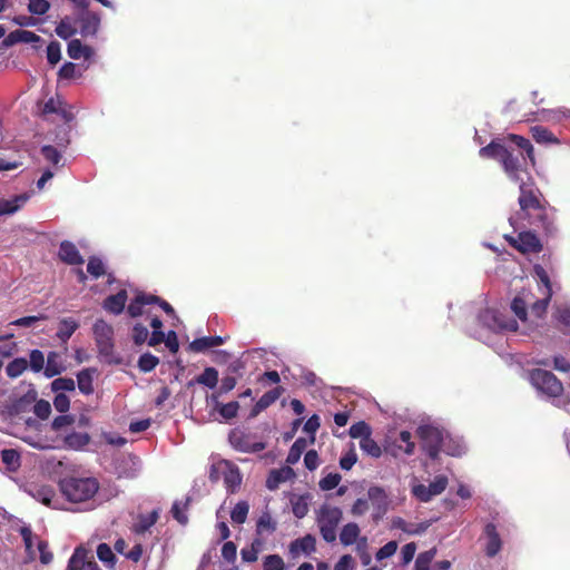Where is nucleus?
Listing matches in <instances>:
<instances>
[{
  "instance_id": "1",
  "label": "nucleus",
  "mask_w": 570,
  "mask_h": 570,
  "mask_svg": "<svg viewBox=\"0 0 570 570\" xmlns=\"http://www.w3.org/2000/svg\"><path fill=\"white\" fill-rule=\"evenodd\" d=\"M505 140L514 147L493 139L479 150V155L481 158L498 160L509 179L520 184L524 181L522 174H528V160L532 166L535 165L534 148L528 138L520 135L509 134Z\"/></svg>"
},
{
  "instance_id": "2",
  "label": "nucleus",
  "mask_w": 570,
  "mask_h": 570,
  "mask_svg": "<svg viewBox=\"0 0 570 570\" xmlns=\"http://www.w3.org/2000/svg\"><path fill=\"white\" fill-rule=\"evenodd\" d=\"M61 493L70 502H83L91 499L99 489L94 478H65L59 483Z\"/></svg>"
},
{
  "instance_id": "3",
  "label": "nucleus",
  "mask_w": 570,
  "mask_h": 570,
  "mask_svg": "<svg viewBox=\"0 0 570 570\" xmlns=\"http://www.w3.org/2000/svg\"><path fill=\"white\" fill-rule=\"evenodd\" d=\"M417 436L422 441V448L430 459L436 460L441 451H445L451 455H459L460 452L448 451L443 448L445 433L443 430L433 425H420L416 430Z\"/></svg>"
},
{
  "instance_id": "4",
  "label": "nucleus",
  "mask_w": 570,
  "mask_h": 570,
  "mask_svg": "<svg viewBox=\"0 0 570 570\" xmlns=\"http://www.w3.org/2000/svg\"><path fill=\"white\" fill-rule=\"evenodd\" d=\"M98 352L109 363L119 364L120 360L114 358V328L104 320H97L92 327Z\"/></svg>"
},
{
  "instance_id": "5",
  "label": "nucleus",
  "mask_w": 570,
  "mask_h": 570,
  "mask_svg": "<svg viewBox=\"0 0 570 570\" xmlns=\"http://www.w3.org/2000/svg\"><path fill=\"white\" fill-rule=\"evenodd\" d=\"M530 381L538 391L550 397H557L563 392L562 383L552 372L542 368L532 370L530 372Z\"/></svg>"
},
{
  "instance_id": "6",
  "label": "nucleus",
  "mask_w": 570,
  "mask_h": 570,
  "mask_svg": "<svg viewBox=\"0 0 570 570\" xmlns=\"http://www.w3.org/2000/svg\"><path fill=\"white\" fill-rule=\"evenodd\" d=\"M519 218L527 220L529 226L541 229L546 235H553L556 232L553 217L550 215L546 203H542V206L535 207V209L519 214Z\"/></svg>"
},
{
  "instance_id": "7",
  "label": "nucleus",
  "mask_w": 570,
  "mask_h": 570,
  "mask_svg": "<svg viewBox=\"0 0 570 570\" xmlns=\"http://www.w3.org/2000/svg\"><path fill=\"white\" fill-rule=\"evenodd\" d=\"M519 198L518 203L520 206L519 214H522L524 212H529V209H535L539 206H542V195L540 190L534 186V183H525L521 181L519 184Z\"/></svg>"
},
{
  "instance_id": "8",
  "label": "nucleus",
  "mask_w": 570,
  "mask_h": 570,
  "mask_svg": "<svg viewBox=\"0 0 570 570\" xmlns=\"http://www.w3.org/2000/svg\"><path fill=\"white\" fill-rule=\"evenodd\" d=\"M508 243L522 254H537L543 248L538 236L530 230L521 232L517 237L507 236Z\"/></svg>"
},
{
  "instance_id": "9",
  "label": "nucleus",
  "mask_w": 570,
  "mask_h": 570,
  "mask_svg": "<svg viewBox=\"0 0 570 570\" xmlns=\"http://www.w3.org/2000/svg\"><path fill=\"white\" fill-rule=\"evenodd\" d=\"M228 441L235 450L244 453H256L266 448L264 442H253L249 434L239 430L232 431Z\"/></svg>"
},
{
  "instance_id": "10",
  "label": "nucleus",
  "mask_w": 570,
  "mask_h": 570,
  "mask_svg": "<svg viewBox=\"0 0 570 570\" xmlns=\"http://www.w3.org/2000/svg\"><path fill=\"white\" fill-rule=\"evenodd\" d=\"M58 256L61 262L68 265H82L85 263L77 246L70 240H62L60 243Z\"/></svg>"
},
{
  "instance_id": "11",
  "label": "nucleus",
  "mask_w": 570,
  "mask_h": 570,
  "mask_svg": "<svg viewBox=\"0 0 570 570\" xmlns=\"http://www.w3.org/2000/svg\"><path fill=\"white\" fill-rule=\"evenodd\" d=\"M343 513L342 510L337 507H331L324 504L321 507L317 514V524L325 527L337 528L342 520Z\"/></svg>"
},
{
  "instance_id": "12",
  "label": "nucleus",
  "mask_w": 570,
  "mask_h": 570,
  "mask_svg": "<svg viewBox=\"0 0 570 570\" xmlns=\"http://www.w3.org/2000/svg\"><path fill=\"white\" fill-rule=\"evenodd\" d=\"M26 492L37 501L48 507H51L52 499L56 494L52 487L37 483L28 484Z\"/></svg>"
},
{
  "instance_id": "13",
  "label": "nucleus",
  "mask_w": 570,
  "mask_h": 570,
  "mask_svg": "<svg viewBox=\"0 0 570 570\" xmlns=\"http://www.w3.org/2000/svg\"><path fill=\"white\" fill-rule=\"evenodd\" d=\"M284 389L282 386H276L266 393H264L261 399L256 402V404L250 410V417L257 416L261 412L266 410L273 403H275L281 395L283 394Z\"/></svg>"
},
{
  "instance_id": "14",
  "label": "nucleus",
  "mask_w": 570,
  "mask_h": 570,
  "mask_svg": "<svg viewBox=\"0 0 570 570\" xmlns=\"http://www.w3.org/2000/svg\"><path fill=\"white\" fill-rule=\"evenodd\" d=\"M316 550V539L312 534H306L291 542L289 553L296 558L299 553L311 554Z\"/></svg>"
},
{
  "instance_id": "15",
  "label": "nucleus",
  "mask_w": 570,
  "mask_h": 570,
  "mask_svg": "<svg viewBox=\"0 0 570 570\" xmlns=\"http://www.w3.org/2000/svg\"><path fill=\"white\" fill-rule=\"evenodd\" d=\"M80 33L83 37L95 36L100 26V16L94 11H85L80 16Z\"/></svg>"
},
{
  "instance_id": "16",
  "label": "nucleus",
  "mask_w": 570,
  "mask_h": 570,
  "mask_svg": "<svg viewBox=\"0 0 570 570\" xmlns=\"http://www.w3.org/2000/svg\"><path fill=\"white\" fill-rule=\"evenodd\" d=\"M226 470L224 471V483L228 492L234 493L242 483V475L239 469L230 464L227 461H224Z\"/></svg>"
},
{
  "instance_id": "17",
  "label": "nucleus",
  "mask_w": 570,
  "mask_h": 570,
  "mask_svg": "<svg viewBox=\"0 0 570 570\" xmlns=\"http://www.w3.org/2000/svg\"><path fill=\"white\" fill-rule=\"evenodd\" d=\"M127 298V291L120 289L117 294L109 295L104 301V308L115 315H119L126 306Z\"/></svg>"
},
{
  "instance_id": "18",
  "label": "nucleus",
  "mask_w": 570,
  "mask_h": 570,
  "mask_svg": "<svg viewBox=\"0 0 570 570\" xmlns=\"http://www.w3.org/2000/svg\"><path fill=\"white\" fill-rule=\"evenodd\" d=\"M484 532L488 537L485 553L488 557L492 558L501 550L502 542L497 531V527L493 523H488Z\"/></svg>"
},
{
  "instance_id": "19",
  "label": "nucleus",
  "mask_w": 570,
  "mask_h": 570,
  "mask_svg": "<svg viewBox=\"0 0 570 570\" xmlns=\"http://www.w3.org/2000/svg\"><path fill=\"white\" fill-rule=\"evenodd\" d=\"M225 340L222 336H204L195 338L188 346L191 352L200 353L210 347L224 344Z\"/></svg>"
},
{
  "instance_id": "20",
  "label": "nucleus",
  "mask_w": 570,
  "mask_h": 570,
  "mask_svg": "<svg viewBox=\"0 0 570 570\" xmlns=\"http://www.w3.org/2000/svg\"><path fill=\"white\" fill-rule=\"evenodd\" d=\"M90 442V435L86 432H71L63 439V448L70 450H81Z\"/></svg>"
},
{
  "instance_id": "21",
  "label": "nucleus",
  "mask_w": 570,
  "mask_h": 570,
  "mask_svg": "<svg viewBox=\"0 0 570 570\" xmlns=\"http://www.w3.org/2000/svg\"><path fill=\"white\" fill-rule=\"evenodd\" d=\"M277 529V522L268 511H263L256 522V535L272 534Z\"/></svg>"
},
{
  "instance_id": "22",
  "label": "nucleus",
  "mask_w": 570,
  "mask_h": 570,
  "mask_svg": "<svg viewBox=\"0 0 570 570\" xmlns=\"http://www.w3.org/2000/svg\"><path fill=\"white\" fill-rule=\"evenodd\" d=\"M88 550L83 547H77L70 557L67 566V570H85L87 569L88 560Z\"/></svg>"
},
{
  "instance_id": "23",
  "label": "nucleus",
  "mask_w": 570,
  "mask_h": 570,
  "mask_svg": "<svg viewBox=\"0 0 570 570\" xmlns=\"http://www.w3.org/2000/svg\"><path fill=\"white\" fill-rule=\"evenodd\" d=\"M67 52L71 59L76 60L80 58L89 59L94 53L92 49L89 46L82 45L79 39L69 41Z\"/></svg>"
},
{
  "instance_id": "24",
  "label": "nucleus",
  "mask_w": 570,
  "mask_h": 570,
  "mask_svg": "<svg viewBox=\"0 0 570 570\" xmlns=\"http://www.w3.org/2000/svg\"><path fill=\"white\" fill-rule=\"evenodd\" d=\"M360 533H361V530L356 523H354V522L346 523L342 528L341 533H340L341 543L345 547L352 546L353 543L357 544V541L360 540Z\"/></svg>"
},
{
  "instance_id": "25",
  "label": "nucleus",
  "mask_w": 570,
  "mask_h": 570,
  "mask_svg": "<svg viewBox=\"0 0 570 570\" xmlns=\"http://www.w3.org/2000/svg\"><path fill=\"white\" fill-rule=\"evenodd\" d=\"M293 473L291 468L272 470L266 480V488L271 491L276 490L281 483L285 482Z\"/></svg>"
},
{
  "instance_id": "26",
  "label": "nucleus",
  "mask_w": 570,
  "mask_h": 570,
  "mask_svg": "<svg viewBox=\"0 0 570 570\" xmlns=\"http://www.w3.org/2000/svg\"><path fill=\"white\" fill-rule=\"evenodd\" d=\"M95 372V368H85L77 374L78 389L85 395L94 393L92 374Z\"/></svg>"
},
{
  "instance_id": "27",
  "label": "nucleus",
  "mask_w": 570,
  "mask_h": 570,
  "mask_svg": "<svg viewBox=\"0 0 570 570\" xmlns=\"http://www.w3.org/2000/svg\"><path fill=\"white\" fill-rule=\"evenodd\" d=\"M1 460L9 471L16 472L21 465L20 453L14 449H3Z\"/></svg>"
},
{
  "instance_id": "28",
  "label": "nucleus",
  "mask_w": 570,
  "mask_h": 570,
  "mask_svg": "<svg viewBox=\"0 0 570 570\" xmlns=\"http://www.w3.org/2000/svg\"><path fill=\"white\" fill-rule=\"evenodd\" d=\"M158 520V512L153 511L149 514H140L138 521L134 525V531L142 534L148 531Z\"/></svg>"
},
{
  "instance_id": "29",
  "label": "nucleus",
  "mask_w": 570,
  "mask_h": 570,
  "mask_svg": "<svg viewBox=\"0 0 570 570\" xmlns=\"http://www.w3.org/2000/svg\"><path fill=\"white\" fill-rule=\"evenodd\" d=\"M189 503L190 498L187 497L185 502L175 501L171 507L173 518L181 525H186L188 523V515L186 511L188 510Z\"/></svg>"
},
{
  "instance_id": "30",
  "label": "nucleus",
  "mask_w": 570,
  "mask_h": 570,
  "mask_svg": "<svg viewBox=\"0 0 570 570\" xmlns=\"http://www.w3.org/2000/svg\"><path fill=\"white\" fill-rule=\"evenodd\" d=\"M78 328V323L68 317V318H62L60 322H59V328H58V332H57V336L59 337V340L61 342H67L71 335L76 332V330Z\"/></svg>"
},
{
  "instance_id": "31",
  "label": "nucleus",
  "mask_w": 570,
  "mask_h": 570,
  "mask_svg": "<svg viewBox=\"0 0 570 570\" xmlns=\"http://www.w3.org/2000/svg\"><path fill=\"white\" fill-rule=\"evenodd\" d=\"M27 200L26 196H17L12 199L0 200V216L16 213Z\"/></svg>"
},
{
  "instance_id": "32",
  "label": "nucleus",
  "mask_w": 570,
  "mask_h": 570,
  "mask_svg": "<svg viewBox=\"0 0 570 570\" xmlns=\"http://www.w3.org/2000/svg\"><path fill=\"white\" fill-rule=\"evenodd\" d=\"M307 441L304 438H298L291 446L286 462L288 464H295L301 459L303 452L306 450Z\"/></svg>"
},
{
  "instance_id": "33",
  "label": "nucleus",
  "mask_w": 570,
  "mask_h": 570,
  "mask_svg": "<svg viewBox=\"0 0 570 570\" xmlns=\"http://www.w3.org/2000/svg\"><path fill=\"white\" fill-rule=\"evenodd\" d=\"M195 382L214 389L218 383V371L215 367H206L204 372L195 379Z\"/></svg>"
},
{
  "instance_id": "34",
  "label": "nucleus",
  "mask_w": 570,
  "mask_h": 570,
  "mask_svg": "<svg viewBox=\"0 0 570 570\" xmlns=\"http://www.w3.org/2000/svg\"><path fill=\"white\" fill-rule=\"evenodd\" d=\"M28 368V361L23 357H17L8 363L6 373L10 379L20 376Z\"/></svg>"
},
{
  "instance_id": "35",
  "label": "nucleus",
  "mask_w": 570,
  "mask_h": 570,
  "mask_svg": "<svg viewBox=\"0 0 570 570\" xmlns=\"http://www.w3.org/2000/svg\"><path fill=\"white\" fill-rule=\"evenodd\" d=\"M249 512V504L246 501H239L230 511V519L234 523H245Z\"/></svg>"
},
{
  "instance_id": "36",
  "label": "nucleus",
  "mask_w": 570,
  "mask_h": 570,
  "mask_svg": "<svg viewBox=\"0 0 570 570\" xmlns=\"http://www.w3.org/2000/svg\"><path fill=\"white\" fill-rule=\"evenodd\" d=\"M58 354L56 352H50L47 356V364L43 367L45 375L47 377H53L59 375L65 368L61 364L57 362Z\"/></svg>"
},
{
  "instance_id": "37",
  "label": "nucleus",
  "mask_w": 570,
  "mask_h": 570,
  "mask_svg": "<svg viewBox=\"0 0 570 570\" xmlns=\"http://www.w3.org/2000/svg\"><path fill=\"white\" fill-rule=\"evenodd\" d=\"M360 448L364 453L375 459L380 458L382 454L380 445L374 439H372V435L360 440Z\"/></svg>"
},
{
  "instance_id": "38",
  "label": "nucleus",
  "mask_w": 570,
  "mask_h": 570,
  "mask_svg": "<svg viewBox=\"0 0 570 570\" xmlns=\"http://www.w3.org/2000/svg\"><path fill=\"white\" fill-rule=\"evenodd\" d=\"M533 276L538 279L540 284L544 287L543 294H550L552 295V284L549 277L548 272L544 269L543 266L537 264L533 266Z\"/></svg>"
},
{
  "instance_id": "39",
  "label": "nucleus",
  "mask_w": 570,
  "mask_h": 570,
  "mask_svg": "<svg viewBox=\"0 0 570 570\" xmlns=\"http://www.w3.org/2000/svg\"><path fill=\"white\" fill-rule=\"evenodd\" d=\"M348 434L352 439L363 440V438L372 435V429L365 421H360L351 425Z\"/></svg>"
},
{
  "instance_id": "40",
  "label": "nucleus",
  "mask_w": 570,
  "mask_h": 570,
  "mask_svg": "<svg viewBox=\"0 0 570 570\" xmlns=\"http://www.w3.org/2000/svg\"><path fill=\"white\" fill-rule=\"evenodd\" d=\"M87 272L94 277L99 278L106 274L104 262L97 256H90L87 264Z\"/></svg>"
},
{
  "instance_id": "41",
  "label": "nucleus",
  "mask_w": 570,
  "mask_h": 570,
  "mask_svg": "<svg viewBox=\"0 0 570 570\" xmlns=\"http://www.w3.org/2000/svg\"><path fill=\"white\" fill-rule=\"evenodd\" d=\"M77 32L76 28H73L71 20L66 17L60 20V22L56 27V33L61 39H69Z\"/></svg>"
},
{
  "instance_id": "42",
  "label": "nucleus",
  "mask_w": 570,
  "mask_h": 570,
  "mask_svg": "<svg viewBox=\"0 0 570 570\" xmlns=\"http://www.w3.org/2000/svg\"><path fill=\"white\" fill-rule=\"evenodd\" d=\"M159 364V358L151 353H144L138 360V367L141 372L148 373Z\"/></svg>"
},
{
  "instance_id": "43",
  "label": "nucleus",
  "mask_w": 570,
  "mask_h": 570,
  "mask_svg": "<svg viewBox=\"0 0 570 570\" xmlns=\"http://www.w3.org/2000/svg\"><path fill=\"white\" fill-rule=\"evenodd\" d=\"M435 554V548L421 552L415 560V570H429Z\"/></svg>"
},
{
  "instance_id": "44",
  "label": "nucleus",
  "mask_w": 570,
  "mask_h": 570,
  "mask_svg": "<svg viewBox=\"0 0 570 570\" xmlns=\"http://www.w3.org/2000/svg\"><path fill=\"white\" fill-rule=\"evenodd\" d=\"M263 570H286V564L279 554H268L263 559Z\"/></svg>"
},
{
  "instance_id": "45",
  "label": "nucleus",
  "mask_w": 570,
  "mask_h": 570,
  "mask_svg": "<svg viewBox=\"0 0 570 570\" xmlns=\"http://www.w3.org/2000/svg\"><path fill=\"white\" fill-rule=\"evenodd\" d=\"M551 297L552 295L550 294H543V297L541 299L534 302L531 306V315L538 320H541L547 312V307L549 305Z\"/></svg>"
},
{
  "instance_id": "46",
  "label": "nucleus",
  "mask_w": 570,
  "mask_h": 570,
  "mask_svg": "<svg viewBox=\"0 0 570 570\" xmlns=\"http://www.w3.org/2000/svg\"><path fill=\"white\" fill-rule=\"evenodd\" d=\"M448 478L445 475H438L435 479L426 485L431 499L435 495L441 494L448 487Z\"/></svg>"
},
{
  "instance_id": "47",
  "label": "nucleus",
  "mask_w": 570,
  "mask_h": 570,
  "mask_svg": "<svg viewBox=\"0 0 570 570\" xmlns=\"http://www.w3.org/2000/svg\"><path fill=\"white\" fill-rule=\"evenodd\" d=\"M531 134L537 142H554L557 139L553 134L542 126H534L531 128Z\"/></svg>"
},
{
  "instance_id": "48",
  "label": "nucleus",
  "mask_w": 570,
  "mask_h": 570,
  "mask_svg": "<svg viewBox=\"0 0 570 570\" xmlns=\"http://www.w3.org/2000/svg\"><path fill=\"white\" fill-rule=\"evenodd\" d=\"M368 499L372 500L374 503L377 504V507L384 510L387 505L386 494L385 491L380 487H371L367 491Z\"/></svg>"
},
{
  "instance_id": "49",
  "label": "nucleus",
  "mask_w": 570,
  "mask_h": 570,
  "mask_svg": "<svg viewBox=\"0 0 570 570\" xmlns=\"http://www.w3.org/2000/svg\"><path fill=\"white\" fill-rule=\"evenodd\" d=\"M293 514L302 519L308 513V504L304 497H296L291 500Z\"/></svg>"
},
{
  "instance_id": "50",
  "label": "nucleus",
  "mask_w": 570,
  "mask_h": 570,
  "mask_svg": "<svg viewBox=\"0 0 570 570\" xmlns=\"http://www.w3.org/2000/svg\"><path fill=\"white\" fill-rule=\"evenodd\" d=\"M50 2L48 0H29L28 11L31 14L43 16L50 10Z\"/></svg>"
},
{
  "instance_id": "51",
  "label": "nucleus",
  "mask_w": 570,
  "mask_h": 570,
  "mask_svg": "<svg viewBox=\"0 0 570 570\" xmlns=\"http://www.w3.org/2000/svg\"><path fill=\"white\" fill-rule=\"evenodd\" d=\"M29 366L35 373H39L45 367V355L40 350H32L29 354Z\"/></svg>"
},
{
  "instance_id": "52",
  "label": "nucleus",
  "mask_w": 570,
  "mask_h": 570,
  "mask_svg": "<svg viewBox=\"0 0 570 570\" xmlns=\"http://www.w3.org/2000/svg\"><path fill=\"white\" fill-rule=\"evenodd\" d=\"M342 480L341 474L338 473H328L326 476L320 480V488L323 491H330L335 489Z\"/></svg>"
},
{
  "instance_id": "53",
  "label": "nucleus",
  "mask_w": 570,
  "mask_h": 570,
  "mask_svg": "<svg viewBox=\"0 0 570 570\" xmlns=\"http://www.w3.org/2000/svg\"><path fill=\"white\" fill-rule=\"evenodd\" d=\"M75 381L70 377H58L51 382V390L59 391H75Z\"/></svg>"
},
{
  "instance_id": "54",
  "label": "nucleus",
  "mask_w": 570,
  "mask_h": 570,
  "mask_svg": "<svg viewBox=\"0 0 570 570\" xmlns=\"http://www.w3.org/2000/svg\"><path fill=\"white\" fill-rule=\"evenodd\" d=\"M148 337H149V331L145 325H142L140 323H137L134 325L132 341L136 345L144 344L145 342H147Z\"/></svg>"
},
{
  "instance_id": "55",
  "label": "nucleus",
  "mask_w": 570,
  "mask_h": 570,
  "mask_svg": "<svg viewBox=\"0 0 570 570\" xmlns=\"http://www.w3.org/2000/svg\"><path fill=\"white\" fill-rule=\"evenodd\" d=\"M511 309L521 321H527V302L522 297L515 296L513 298Z\"/></svg>"
},
{
  "instance_id": "56",
  "label": "nucleus",
  "mask_w": 570,
  "mask_h": 570,
  "mask_svg": "<svg viewBox=\"0 0 570 570\" xmlns=\"http://www.w3.org/2000/svg\"><path fill=\"white\" fill-rule=\"evenodd\" d=\"M97 557L100 561L110 564H114L116 559L111 548L107 543H100L97 547Z\"/></svg>"
},
{
  "instance_id": "57",
  "label": "nucleus",
  "mask_w": 570,
  "mask_h": 570,
  "mask_svg": "<svg viewBox=\"0 0 570 570\" xmlns=\"http://www.w3.org/2000/svg\"><path fill=\"white\" fill-rule=\"evenodd\" d=\"M47 59L50 65H56L61 59V48L58 41H51L47 47Z\"/></svg>"
},
{
  "instance_id": "58",
  "label": "nucleus",
  "mask_w": 570,
  "mask_h": 570,
  "mask_svg": "<svg viewBox=\"0 0 570 570\" xmlns=\"http://www.w3.org/2000/svg\"><path fill=\"white\" fill-rule=\"evenodd\" d=\"M238 410H239L238 402L237 401H232L229 403L223 404L219 407V414L225 420H232V419L237 416Z\"/></svg>"
},
{
  "instance_id": "59",
  "label": "nucleus",
  "mask_w": 570,
  "mask_h": 570,
  "mask_svg": "<svg viewBox=\"0 0 570 570\" xmlns=\"http://www.w3.org/2000/svg\"><path fill=\"white\" fill-rule=\"evenodd\" d=\"M41 154L45 157V159L52 165H58L61 160V154L58 151V149L51 145H46L41 148Z\"/></svg>"
},
{
  "instance_id": "60",
  "label": "nucleus",
  "mask_w": 570,
  "mask_h": 570,
  "mask_svg": "<svg viewBox=\"0 0 570 570\" xmlns=\"http://www.w3.org/2000/svg\"><path fill=\"white\" fill-rule=\"evenodd\" d=\"M33 412L40 420H46L51 413V405L46 400H38L33 406Z\"/></svg>"
},
{
  "instance_id": "61",
  "label": "nucleus",
  "mask_w": 570,
  "mask_h": 570,
  "mask_svg": "<svg viewBox=\"0 0 570 570\" xmlns=\"http://www.w3.org/2000/svg\"><path fill=\"white\" fill-rule=\"evenodd\" d=\"M397 550V542L396 541H389L385 543L382 548H380L375 554V558L381 561L386 558L392 557Z\"/></svg>"
},
{
  "instance_id": "62",
  "label": "nucleus",
  "mask_w": 570,
  "mask_h": 570,
  "mask_svg": "<svg viewBox=\"0 0 570 570\" xmlns=\"http://www.w3.org/2000/svg\"><path fill=\"white\" fill-rule=\"evenodd\" d=\"M357 461V454L352 446L341 459H340V466L342 470H351L353 465Z\"/></svg>"
},
{
  "instance_id": "63",
  "label": "nucleus",
  "mask_w": 570,
  "mask_h": 570,
  "mask_svg": "<svg viewBox=\"0 0 570 570\" xmlns=\"http://www.w3.org/2000/svg\"><path fill=\"white\" fill-rule=\"evenodd\" d=\"M222 557L230 563H234L237 557V546L233 541H226L222 547Z\"/></svg>"
},
{
  "instance_id": "64",
  "label": "nucleus",
  "mask_w": 570,
  "mask_h": 570,
  "mask_svg": "<svg viewBox=\"0 0 570 570\" xmlns=\"http://www.w3.org/2000/svg\"><path fill=\"white\" fill-rule=\"evenodd\" d=\"M75 423V416L70 414H62L56 416L51 423V429L53 431H60L65 426L72 425Z\"/></svg>"
}]
</instances>
